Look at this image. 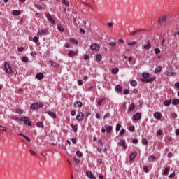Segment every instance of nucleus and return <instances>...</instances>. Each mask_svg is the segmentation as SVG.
<instances>
[{"label":"nucleus","instance_id":"3","mask_svg":"<svg viewBox=\"0 0 179 179\" xmlns=\"http://www.w3.org/2000/svg\"><path fill=\"white\" fill-rule=\"evenodd\" d=\"M44 105L41 103H33L31 106V110H37L38 108H41V107H43Z\"/></svg>","mask_w":179,"mask_h":179},{"label":"nucleus","instance_id":"34","mask_svg":"<svg viewBox=\"0 0 179 179\" xmlns=\"http://www.w3.org/2000/svg\"><path fill=\"white\" fill-rule=\"evenodd\" d=\"M87 92H94V86H91V87H87Z\"/></svg>","mask_w":179,"mask_h":179},{"label":"nucleus","instance_id":"23","mask_svg":"<svg viewBox=\"0 0 179 179\" xmlns=\"http://www.w3.org/2000/svg\"><path fill=\"white\" fill-rule=\"evenodd\" d=\"M74 106H75V107H78V108H81V107H82V102H80V101H76V102L74 103Z\"/></svg>","mask_w":179,"mask_h":179},{"label":"nucleus","instance_id":"11","mask_svg":"<svg viewBox=\"0 0 179 179\" xmlns=\"http://www.w3.org/2000/svg\"><path fill=\"white\" fill-rule=\"evenodd\" d=\"M36 78L38 80L44 79V74L43 73H38L36 75Z\"/></svg>","mask_w":179,"mask_h":179},{"label":"nucleus","instance_id":"44","mask_svg":"<svg viewBox=\"0 0 179 179\" xmlns=\"http://www.w3.org/2000/svg\"><path fill=\"white\" fill-rule=\"evenodd\" d=\"M71 128L74 131V132H76V131H78V127L75 125H71Z\"/></svg>","mask_w":179,"mask_h":179},{"label":"nucleus","instance_id":"12","mask_svg":"<svg viewBox=\"0 0 179 179\" xmlns=\"http://www.w3.org/2000/svg\"><path fill=\"white\" fill-rule=\"evenodd\" d=\"M87 176L89 177L90 179H96V177L90 171H87Z\"/></svg>","mask_w":179,"mask_h":179},{"label":"nucleus","instance_id":"22","mask_svg":"<svg viewBox=\"0 0 179 179\" xmlns=\"http://www.w3.org/2000/svg\"><path fill=\"white\" fill-rule=\"evenodd\" d=\"M166 20V17H162L161 18L159 19L158 23L160 24L162 26V23H164V21Z\"/></svg>","mask_w":179,"mask_h":179},{"label":"nucleus","instance_id":"8","mask_svg":"<svg viewBox=\"0 0 179 179\" xmlns=\"http://www.w3.org/2000/svg\"><path fill=\"white\" fill-rule=\"evenodd\" d=\"M141 118H142V115H141L139 113H137L133 116V120L134 121H138V120H141Z\"/></svg>","mask_w":179,"mask_h":179},{"label":"nucleus","instance_id":"17","mask_svg":"<svg viewBox=\"0 0 179 179\" xmlns=\"http://www.w3.org/2000/svg\"><path fill=\"white\" fill-rule=\"evenodd\" d=\"M48 115H50V117H52L53 119L57 118V115L55 114V113L54 112H51V111H48Z\"/></svg>","mask_w":179,"mask_h":179},{"label":"nucleus","instance_id":"47","mask_svg":"<svg viewBox=\"0 0 179 179\" xmlns=\"http://www.w3.org/2000/svg\"><path fill=\"white\" fill-rule=\"evenodd\" d=\"M120 129H121V124H117L116 125V131H120Z\"/></svg>","mask_w":179,"mask_h":179},{"label":"nucleus","instance_id":"41","mask_svg":"<svg viewBox=\"0 0 179 179\" xmlns=\"http://www.w3.org/2000/svg\"><path fill=\"white\" fill-rule=\"evenodd\" d=\"M22 62H27V61H29V58L27 57H22Z\"/></svg>","mask_w":179,"mask_h":179},{"label":"nucleus","instance_id":"4","mask_svg":"<svg viewBox=\"0 0 179 179\" xmlns=\"http://www.w3.org/2000/svg\"><path fill=\"white\" fill-rule=\"evenodd\" d=\"M85 118V116L83 115V113L78 112L77 113L76 120L77 121H83V119Z\"/></svg>","mask_w":179,"mask_h":179},{"label":"nucleus","instance_id":"48","mask_svg":"<svg viewBox=\"0 0 179 179\" xmlns=\"http://www.w3.org/2000/svg\"><path fill=\"white\" fill-rule=\"evenodd\" d=\"M136 33H141V31H135L134 32L130 33V36H135Z\"/></svg>","mask_w":179,"mask_h":179},{"label":"nucleus","instance_id":"24","mask_svg":"<svg viewBox=\"0 0 179 179\" xmlns=\"http://www.w3.org/2000/svg\"><path fill=\"white\" fill-rule=\"evenodd\" d=\"M13 15L14 16H19V15H20V10H13Z\"/></svg>","mask_w":179,"mask_h":179},{"label":"nucleus","instance_id":"57","mask_svg":"<svg viewBox=\"0 0 179 179\" xmlns=\"http://www.w3.org/2000/svg\"><path fill=\"white\" fill-rule=\"evenodd\" d=\"M155 54H160V49L155 48Z\"/></svg>","mask_w":179,"mask_h":179},{"label":"nucleus","instance_id":"5","mask_svg":"<svg viewBox=\"0 0 179 179\" xmlns=\"http://www.w3.org/2000/svg\"><path fill=\"white\" fill-rule=\"evenodd\" d=\"M90 50L99 51V50H100V45H99L97 43H92Z\"/></svg>","mask_w":179,"mask_h":179},{"label":"nucleus","instance_id":"32","mask_svg":"<svg viewBox=\"0 0 179 179\" xmlns=\"http://www.w3.org/2000/svg\"><path fill=\"white\" fill-rule=\"evenodd\" d=\"M96 61H101V59H103V57H101V55L98 54L96 55Z\"/></svg>","mask_w":179,"mask_h":179},{"label":"nucleus","instance_id":"16","mask_svg":"<svg viewBox=\"0 0 179 179\" xmlns=\"http://www.w3.org/2000/svg\"><path fill=\"white\" fill-rule=\"evenodd\" d=\"M115 91L117 93H121V92H122V87H121V85H117L115 86Z\"/></svg>","mask_w":179,"mask_h":179},{"label":"nucleus","instance_id":"54","mask_svg":"<svg viewBox=\"0 0 179 179\" xmlns=\"http://www.w3.org/2000/svg\"><path fill=\"white\" fill-rule=\"evenodd\" d=\"M78 85L79 86H82V85H83V81H82V80H78Z\"/></svg>","mask_w":179,"mask_h":179},{"label":"nucleus","instance_id":"62","mask_svg":"<svg viewBox=\"0 0 179 179\" xmlns=\"http://www.w3.org/2000/svg\"><path fill=\"white\" fill-rule=\"evenodd\" d=\"M17 50H18L19 52H22V51L24 50V48H18Z\"/></svg>","mask_w":179,"mask_h":179},{"label":"nucleus","instance_id":"64","mask_svg":"<svg viewBox=\"0 0 179 179\" xmlns=\"http://www.w3.org/2000/svg\"><path fill=\"white\" fill-rule=\"evenodd\" d=\"M175 86H176V87H177V89L179 90V83H176Z\"/></svg>","mask_w":179,"mask_h":179},{"label":"nucleus","instance_id":"9","mask_svg":"<svg viewBox=\"0 0 179 179\" xmlns=\"http://www.w3.org/2000/svg\"><path fill=\"white\" fill-rule=\"evenodd\" d=\"M46 17H47L48 20H49V22H50V23H52V24H54V23H55V21L54 20V18H52V16H51V14L48 13L46 15Z\"/></svg>","mask_w":179,"mask_h":179},{"label":"nucleus","instance_id":"40","mask_svg":"<svg viewBox=\"0 0 179 179\" xmlns=\"http://www.w3.org/2000/svg\"><path fill=\"white\" fill-rule=\"evenodd\" d=\"M70 42L72 43L73 44L78 45V41H76V39L71 38L70 40Z\"/></svg>","mask_w":179,"mask_h":179},{"label":"nucleus","instance_id":"39","mask_svg":"<svg viewBox=\"0 0 179 179\" xmlns=\"http://www.w3.org/2000/svg\"><path fill=\"white\" fill-rule=\"evenodd\" d=\"M127 45H129V46L136 45V42H135V41L129 42V43H127Z\"/></svg>","mask_w":179,"mask_h":179},{"label":"nucleus","instance_id":"28","mask_svg":"<svg viewBox=\"0 0 179 179\" xmlns=\"http://www.w3.org/2000/svg\"><path fill=\"white\" fill-rule=\"evenodd\" d=\"M172 104H173V106H178L179 100L178 99H173L172 101Z\"/></svg>","mask_w":179,"mask_h":179},{"label":"nucleus","instance_id":"55","mask_svg":"<svg viewBox=\"0 0 179 179\" xmlns=\"http://www.w3.org/2000/svg\"><path fill=\"white\" fill-rule=\"evenodd\" d=\"M124 94H129V90L128 89H125L123 91Z\"/></svg>","mask_w":179,"mask_h":179},{"label":"nucleus","instance_id":"7","mask_svg":"<svg viewBox=\"0 0 179 179\" xmlns=\"http://www.w3.org/2000/svg\"><path fill=\"white\" fill-rule=\"evenodd\" d=\"M138 155V152H133L131 153L130 157H129V162H132L135 159L136 156Z\"/></svg>","mask_w":179,"mask_h":179},{"label":"nucleus","instance_id":"29","mask_svg":"<svg viewBox=\"0 0 179 179\" xmlns=\"http://www.w3.org/2000/svg\"><path fill=\"white\" fill-rule=\"evenodd\" d=\"M106 101V99H104V98L99 99L97 103L98 106H101V104H103V101Z\"/></svg>","mask_w":179,"mask_h":179},{"label":"nucleus","instance_id":"27","mask_svg":"<svg viewBox=\"0 0 179 179\" xmlns=\"http://www.w3.org/2000/svg\"><path fill=\"white\" fill-rule=\"evenodd\" d=\"M150 47H151L150 41H148V44L144 46V48L145 50H150Z\"/></svg>","mask_w":179,"mask_h":179},{"label":"nucleus","instance_id":"46","mask_svg":"<svg viewBox=\"0 0 179 179\" xmlns=\"http://www.w3.org/2000/svg\"><path fill=\"white\" fill-rule=\"evenodd\" d=\"M143 171H145V173H149L148 169V166H145L143 169Z\"/></svg>","mask_w":179,"mask_h":179},{"label":"nucleus","instance_id":"6","mask_svg":"<svg viewBox=\"0 0 179 179\" xmlns=\"http://www.w3.org/2000/svg\"><path fill=\"white\" fill-rule=\"evenodd\" d=\"M48 34V29H43L38 31V35L39 36H47Z\"/></svg>","mask_w":179,"mask_h":179},{"label":"nucleus","instance_id":"59","mask_svg":"<svg viewBox=\"0 0 179 179\" xmlns=\"http://www.w3.org/2000/svg\"><path fill=\"white\" fill-rule=\"evenodd\" d=\"M124 134H125V129H122L120 131V135H124Z\"/></svg>","mask_w":179,"mask_h":179},{"label":"nucleus","instance_id":"37","mask_svg":"<svg viewBox=\"0 0 179 179\" xmlns=\"http://www.w3.org/2000/svg\"><path fill=\"white\" fill-rule=\"evenodd\" d=\"M130 85L131 86H136L138 85V83L136 82V80H131Z\"/></svg>","mask_w":179,"mask_h":179},{"label":"nucleus","instance_id":"2","mask_svg":"<svg viewBox=\"0 0 179 179\" xmlns=\"http://www.w3.org/2000/svg\"><path fill=\"white\" fill-rule=\"evenodd\" d=\"M4 68L6 73H9L10 75H11V73H13V71H12V67H10L9 63L6 62L4 63Z\"/></svg>","mask_w":179,"mask_h":179},{"label":"nucleus","instance_id":"18","mask_svg":"<svg viewBox=\"0 0 179 179\" xmlns=\"http://www.w3.org/2000/svg\"><path fill=\"white\" fill-rule=\"evenodd\" d=\"M155 160H156V157L155 155H150V157H148L149 162H155Z\"/></svg>","mask_w":179,"mask_h":179},{"label":"nucleus","instance_id":"63","mask_svg":"<svg viewBox=\"0 0 179 179\" xmlns=\"http://www.w3.org/2000/svg\"><path fill=\"white\" fill-rule=\"evenodd\" d=\"M36 54H37V52L34 51V52H32L31 53V57H34V56L36 55Z\"/></svg>","mask_w":179,"mask_h":179},{"label":"nucleus","instance_id":"10","mask_svg":"<svg viewBox=\"0 0 179 179\" xmlns=\"http://www.w3.org/2000/svg\"><path fill=\"white\" fill-rule=\"evenodd\" d=\"M78 50H70L68 53L69 57H75V55H78Z\"/></svg>","mask_w":179,"mask_h":179},{"label":"nucleus","instance_id":"36","mask_svg":"<svg viewBox=\"0 0 179 179\" xmlns=\"http://www.w3.org/2000/svg\"><path fill=\"white\" fill-rule=\"evenodd\" d=\"M159 72H162V67L158 66L155 69V73H159Z\"/></svg>","mask_w":179,"mask_h":179},{"label":"nucleus","instance_id":"60","mask_svg":"<svg viewBox=\"0 0 179 179\" xmlns=\"http://www.w3.org/2000/svg\"><path fill=\"white\" fill-rule=\"evenodd\" d=\"M74 162H76V163H80V159L76 158V157H74Z\"/></svg>","mask_w":179,"mask_h":179},{"label":"nucleus","instance_id":"25","mask_svg":"<svg viewBox=\"0 0 179 179\" xmlns=\"http://www.w3.org/2000/svg\"><path fill=\"white\" fill-rule=\"evenodd\" d=\"M50 64H51V66H52L53 68H58V66H59V64L52 61L50 62Z\"/></svg>","mask_w":179,"mask_h":179},{"label":"nucleus","instance_id":"35","mask_svg":"<svg viewBox=\"0 0 179 179\" xmlns=\"http://www.w3.org/2000/svg\"><path fill=\"white\" fill-rule=\"evenodd\" d=\"M176 73L174 72H169V71H166L165 72V75H166L167 76H173V75H174Z\"/></svg>","mask_w":179,"mask_h":179},{"label":"nucleus","instance_id":"21","mask_svg":"<svg viewBox=\"0 0 179 179\" xmlns=\"http://www.w3.org/2000/svg\"><path fill=\"white\" fill-rule=\"evenodd\" d=\"M134 110H135V104L131 103V106L128 109V111L129 113H131V111H134Z\"/></svg>","mask_w":179,"mask_h":179},{"label":"nucleus","instance_id":"38","mask_svg":"<svg viewBox=\"0 0 179 179\" xmlns=\"http://www.w3.org/2000/svg\"><path fill=\"white\" fill-rule=\"evenodd\" d=\"M35 7L38 8V10H43V6L41 5L35 4Z\"/></svg>","mask_w":179,"mask_h":179},{"label":"nucleus","instance_id":"43","mask_svg":"<svg viewBox=\"0 0 179 179\" xmlns=\"http://www.w3.org/2000/svg\"><path fill=\"white\" fill-rule=\"evenodd\" d=\"M62 3H63L64 5H66V6H68V5H69V3L66 0H62Z\"/></svg>","mask_w":179,"mask_h":179},{"label":"nucleus","instance_id":"49","mask_svg":"<svg viewBox=\"0 0 179 179\" xmlns=\"http://www.w3.org/2000/svg\"><path fill=\"white\" fill-rule=\"evenodd\" d=\"M33 41L34 43H38V38L37 36L34 37Z\"/></svg>","mask_w":179,"mask_h":179},{"label":"nucleus","instance_id":"19","mask_svg":"<svg viewBox=\"0 0 179 179\" xmlns=\"http://www.w3.org/2000/svg\"><path fill=\"white\" fill-rule=\"evenodd\" d=\"M120 69H118V68H114L112 69L111 70V73H113V75H116V73H118Z\"/></svg>","mask_w":179,"mask_h":179},{"label":"nucleus","instance_id":"33","mask_svg":"<svg viewBox=\"0 0 179 179\" xmlns=\"http://www.w3.org/2000/svg\"><path fill=\"white\" fill-rule=\"evenodd\" d=\"M169 171H170V168H166L164 171V175L169 176Z\"/></svg>","mask_w":179,"mask_h":179},{"label":"nucleus","instance_id":"1","mask_svg":"<svg viewBox=\"0 0 179 179\" xmlns=\"http://www.w3.org/2000/svg\"><path fill=\"white\" fill-rule=\"evenodd\" d=\"M142 77L143 78H141V82H146L147 83H150V82H153V80H155L154 78H149V74L148 73H143L142 74Z\"/></svg>","mask_w":179,"mask_h":179},{"label":"nucleus","instance_id":"45","mask_svg":"<svg viewBox=\"0 0 179 179\" xmlns=\"http://www.w3.org/2000/svg\"><path fill=\"white\" fill-rule=\"evenodd\" d=\"M143 145H148V140L146 138H143L142 140Z\"/></svg>","mask_w":179,"mask_h":179},{"label":"nucleus","instance_id":"56","mask_svg":"<svg viewBox=\"0 0 179 179\" xmlns=\"http://www.w3.org/2000/svg\"><path fill=\"white\" fill-rule=\"evenodd\" d=\"M110 45H111V47H115V45H117V43L116 42H110Z\"/></svg>","mask_w":179,"mask_h":179},{"label":"nucleus","instance_id":"31","mask_svg":"<svg viewBox=\"0 0 179 179\" xmlns=\"http://www.w3.org/2000/svg\"><path fill=\"white\" fill-rule=\"evenodd\" d=\"M112 131H113V127L111 126L106 127V132L110 134V132H111Z\"/></svg>","mask_w":179,"mask_h":179},{"label":"nucleus","instance_id":"42","mask_svg":"<svg viewBox=\"0 0 179 179\" xmlns=\"http://www.w3.org/2000/svg\"><path fill=\"white\" fill-rule=\"evenodd\" d=\"M129 131H130V132H134L135 131V127L134 126H130L129 127Z\"/></svg>","mask_w":179,"mask_h":179},{"label":"nucleus","instance_id":"53","mask_svg":"<svg viewBox=\"0 0 179 179\" xmlns=\"http://www.w3.org/2000/svg\"><path fill=\"white\" fill-rule=\"evenodd\" d=\"M157 134L160 136V135H163V131L162 130H158L157 131Z\"/></svg>","mask_w":179,"mask_h":179},{"label":"nucleus","instance_id":"50","mask_svg":"<svg viewBox=\"0 0 179 179\" xmlns=\"http://www.w3.org/2000/svg\"><path fill=\"white\" fill-rule=\"evenodd\" d=\"M16 113H17V114H23V110L22 109H17Z\"/></svg>","mask_w":179,"mask_h":179},{"label":"nucleus","instance_id":"61","mask_svg":"<svg viewBox=\"0 0 179 179\" xmlns=\"http://www.w3.org/2000/svg\"><path fill=\"white\" fill-rule=\"evenodd\" d=\"M71 115H72L73 117H74V115H76V110H73L71 112Z\"/></svg>","mask_w":179,"mask_h":179},{"label":"nucleus","instance_id":"51","mask_svg":"<svg viewBox=\"0 0 179 179\" xmlns=\"http://www.w3.org/2000/svg\"><path fill=\"white\" fill-rule=\"evenodd\" d=\"M76 156H78V157H82V152L80 151H77Z\"/></svg>","mask_w":179,"mask_h":179},{"label":"nucleus","instance_id":"15","mask_svg":"<svg viewBox=\"0 0 179 179\" xmlns=\"http://www.w3.org/2000/svg\"><path fill=\"white\" fill-rule=\"evenodd\" d=\"M154 117L157 119V120H162V115L160 114V113L159 112H155L154 113Z\"/></svg>","mask_w":179,"mask_h":179},{"label":"nucleus","instance_id":"14","mask_svg":"<svg viewBox=\"0 0 179 179\" xmlns=\"http://www.w3.org/2000/svg\"><path fill=\"white\" fill-rule=\"evenodd\" d=\"M119 146H123L124 149H127V145H125V140H120V142L117 143Z\"/></svg>","mask_w":179,"mask_h":179},{"label":"nucleus","instance_id":"58","mask_svg":"<svg viewBox=\"0 0 179 179\" xmlns=\"http://www.w3.org/2000/svg\"><path fill=\"white\" fill-rule=\"evenodd\" d=\"M108 117H110V113L105 114L103 116V120L108 118Z\"/></svg>","mask_w":179,"mask_h":179},{"label":"nucleus","instance_id":"52","mask_svg":"<svg viewBox=\"0 0 179 179\" xmlns=\"http://www.w3.org/2000/svg\"><path fill=\"white\" fill-rule=\"evenodd\" d=\"M29 152L31 153V155H32V156H36V152H34L31 150H29Z\"/></svg>","mask_w":179,"mask_h":179},{"label":"nucleus","instance_id":"26","mask_svg":"<svg viewBox=\"0 0 179 179\" xmlns=\"http://www.w3.org/2000/svg\"><path fill=\"white\" fill-rule=\"evenodd\" d=\"M164 104L166 107H169V106H170V104H171V99L168 100V101H165L164 102Z\"/></svg>","mask_w":179,"mask_h":179},{"label":"nucleus","instance_id":"30","mask_svg":"<svg viewBox=\"0 0 179 179\" xmlns=\"http://www.w3.org/2000/svg\"><path fill=\"white\" fill-rule=\"evenodd\" d=\"M57 29L59 31H61V33H63V31H64V28L62 27V26L61 24L57 25Z\"/></svg>","mask_w":179,"mask_h":179},{"label":"nucleus","instance_id":"20","mask_svg":"<svg viewBox=\"0 0 179 179\" xmlns=\"http://www.w3.org/2000/svg\"><path fill=\"white\" fill-rule=\"evenodd\" d=\"M36 127L38 128H44V123H43V122H38L36 123Z\"/></svg>","mask_w":179,"mask_h":179},{"label":"nucleus","instance_id":"13","mask_svg":"<svg viewBox=\"0 0 179 179\" xmlns=\"http://www.w3.org/2000/svg\"><path fill=\"white\" fill-rule=\"evenodd\" d=\"M24 122L25 125H28L29 127H31V122L29 120V117H24Z\"/></svg>","mask_w":179,"mask_h":179}]
</instances>
